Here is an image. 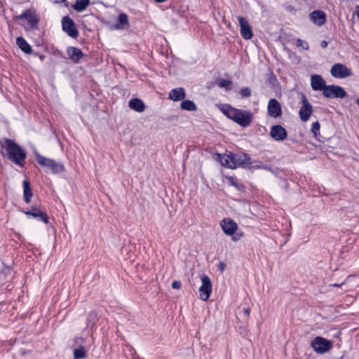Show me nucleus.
Listing matches in <instances>:
<instances>
[{"instance_id":"6e6552de","label":"nucleus","mask_w":359,"mask_h":359,"mask_svg":"<svg viewBox=\"0 0 359 359\" xmlns=\"http://www.w3.org/2000/svg\"><path fill=\"white\" fill-rule=\"evenodd\" d=\"M62 30L66 32L70 37L76 39L79 36V31L76 27L75 22L68 15L62 19Z\"/></svg>"},{"instance_id":"5701e85b","label":"nucleus","mask_w":359,"mask_h":359,"mask_svg":"<svg viewBox=\"0 0 359 359\" xmlns=\"http://www.w3.org/2000/svg\"><path fill=\"white\" fill-rule=\"evenodd\" d=\"M126 26L129 27L128 15L126 13H121L118 17V22L114 25V28L123 29Z\"/></svg>"},{"instance_id":"7c9ffc66","label":"nucleus","mask_w":359,"mask_h":359,"mask_svg":"<svg viewBox=\"0 0 359 359\" xmlns=\"http://www.w3.org/2000/svg\"><path fill=\"white\" fill-rule=\"evenodd\" d=\"M320 125L318 121H316L312 123L311 132L316 137L320 134Z\"/></svg>"},{"instance_id":"72a5a7b5","label":"nucleus","mask_w":359,"mask_h":359,"mask_svg":"<svg viewBox=\"0 0 359 359\" xmlns=\"http://www.w3.org/2000/svg\"><path fill=\"white\" fill-rule=\"evenodd\" d=\"M182 287V283L179 280H174L172 283V287L173 289L179 290Z\"/></svg>"},{"instance_id":"ea45409f","label":"nucleus","mask_w":359,"mask_h":359,"mask_svg":"<svg viewBox=\"0 0 359 359\" xmlns=\"http://www.w3.org/2000/svg\"><path fill=\"white\" fill-rule=\"evenodd\" d=\"M344 284V282H341V283H334L332 285L334 287H340Z\"/></svg>"},{"instance_id":"39448f33","label":"nucleus","mask_w":359,"mask_h":359,"mask_svg":"<svg viewBox=\"0 0 359 359\" xmlns=\"http://www.w3.org/2000/svg\"><path fill=\"white\" fill-rule=\"evenodd\" d=\"M253 118V114L249 110L236 109V113L232 114V121L245 128L250 125Z\"/></svg>"},{"instance_id":"b1692460","label":"nucleus","mask_w":359,"mask_h":359,"mask_svg":"<svg viewBox=\"0 0 359 359\" xmlns=\"http://www.w3.org/2000/svg\"><path fill=\"white\" fill-rule=\"evenodd\" d=\"M90 4V0H76L72 8L77 12L85 11Z\"/></svg>"},{"instance_id":"6ab92c4d","label":"nucleus","mask_w":359,"mask_h":359,"mask_svg":"<svg viewBox=\"0 0 359 359\" xmlns=\"http://www.w3.org/2000/svg\"><path fill=\"white\" fill-rule=\"evenodd\" d=\"M309 18L314 24L322 26L326 20V15L323 11H314L309 14Z\"/></svg>"},{"instance_id":"bb28decb","label":"nucleus","mask_w":359,"mask_h":359,"mask_svg":"<svg viewBox=\"0 0 359 359\" xmlns=\"http://www.w3.org/2000/svg\"><path fill=\"white\" fill-rule=\"evenodd\" d=\"M87 357L86 351L83 346L75 348L74 350V359H84Z\"/></svg>"},{"instance_id":"58836bf2","label":"nucleus","mask_w":359,"mask_h":359,"mask_svg":"<svg viewBox=\"0 0 359 359\" xmlns=\"http://www.w3.org/2000/svg\"><path fill=\"white\" fill-rule=\"evenodd\" d=\"M230 182H231V184L232 185H233L234 187H237V184L234 182V179L233 177H231L229 179Z\"/></svg>"},{"instance_id":"0eeeda50","label":"nucleus","mask_w":359,"mask_h":359,"mask_svg":"<svg viewBox=\"0 0 359 359\" xmlns=\"http://www.w3.org/2000/svg\"><path fill=\"white\" fill-rule=\"evenodd\" d=\"M323 95L327 98L341 99L347 96L346 92L342 87L335 85L327 86L325 90L323 92Z\"/></svg>"},{"instance_id":"9b49d317","label":"nucleus","mask_w":359,"mask_h":359,"mask_svg":"<svg viewBox=\"0 0 359 359\" xmlns=\"http://www.w3.org/2000/svg\"><path fill=\"white\" fill-rule=\"evenodd\" d=\"M302 105L299 109V115L301 120L306 122L309 119L312 114L313 107L304 94L302 95Z\"/></svg>"},{"instance_id":"4be33fe9","label":"nucleus","mask_w":359,"mask_h":359,"mask_svg":"<svg viewBox=\"0 0 359 359\" xmlns=\"http://www.w3.org/2000/svg\"><path fill=\"white\" fill-rule=\"evenodd\" d=\"M128 106L130 109L137 111L142 112L145 109V104L142 100L138 98H133L129 101Z\"/></svg>"},{"instance_id":"e433bc0d","label":"nucleus","mask_w":359,"mask_h":359,"mask_svg":"<svg viewBox=\"0 0 359 359\" xmlns=\"http://www.w3.org/2000/svg\"><path fill=\"white\" fill-rule=\"evenodd\" d=\"M327 45H328V43L327 41H326L325 40H323L320 42V46L323 48H325L327 47Z\"/></svg>"},{"instance_id":"79ce46f5","label":"nucleus","mask_w":359,"mask_h":359,"mask_svg":"<svg viewBox=\"0 0 359 359\" xmlns=\"http://www.w3.org/2000/svg\"><path fill=\"white\" fill-rule=\"evenodd\" d=\"M55 3L65 2V0H53Z\"/></svg>"},{"instance_id":"aec40b11","label":"nucleus","mask_w":359,"mask_h":359,"mask_svg":"<svg viewBox=\"0 0 359 359\" xmlns=\"http://www.w3.org/2000/svg\"><path fill=\"white\" fill-rule=\"evenodd\" d=\"M185 97L186 93L183 88H174L169 93V97L173 101L182 100Z\"/></svg>"},{"instance_id":"f03ea898","label":"nucleus","mask_w":359,"mask_h":359,"mask_svg":"<svg viewBox=\"0 0 359 359\" xmlns=\"http://www.w3.org/2000/svg\"><path fill=\"white\" fill-rule=\"evenodd\" d=\"M219 158L222 165L231 169L252 163L249 155L242 152L221 154Z\"/></svg>"},{"instance_id":"4c0bfd02","label":"nucleus","mask_w":359,"mask_h":359,"mask_svg":"<svg viewBox=\"0 0 359 359\" xmlns=\"http://www.w3.org/2000/svg\"><path fill=\"white\" fill-rule=\"evenodd\" d=\"M243 312L245 313V316H249L250 313V308H245L243 309Z\"/></svg>"},{"instance_id":"412c9836","label":"nucleus","mask_w":359,"mask_h":359,"mask_svg":"<svg viewBox=\"0 0 359 359\" xmlns=\"http://www.w3.org/2000/svg\"><path fill=\"white\" fill-rule=\"evenodd\" d=\"M16 44L18 48L26 54L32 53V46L22 37L18 36L16 38Z\"/></svg>"},{"instance_id":"1a4fd4ad","label":"nucleus","mask_w":359,"mask_h":359,"mask_svg":"<svg viewBox=\"0 0 359 359\" xmlns=\"http://www.w3.org/2000/svg\"><path fill=\"white\" fill-rule=\"evenodd\" d=\"M221 226L226 235L232 236L233 241H236L239 239V238L233 236L238 229V225L233 219L229 217L223 219L221 222Z\"/></svg>"},{"instance_id":"4468645a","label":"nucleus","mask_w":359,"mask_h":359,"mask_svg":"<svg viewBox=\"0 0 359 359\" xmlns=\"http://www.w3.org/2000/svg\"><path fill=\"white\" fill-rule=\"evenodd\" d=\"M270 135L274 140L280 142L287 138V133L280 125H275L271 128Z\"/></svg>"},{"instance_id":"2f4dec72","label":"nucleus","mask_w":359,"mask_h":359,"mask_svg":"<svg viewBox=\"0 0 359 359\" xmlns=\"http://www.w3.org/2000/svg\"><path fill=\"white\" fill-rule=\"evenodd\" d=\"M240 93L243 97H249L251 95V90L248 87L241 88Z\"/></svg>"},{"instance_id":"2eb2a0df","label":"nucleus","mask_w":359,"mask_h":359,"mask_svg":"<svg viewBox=\"0 0 359 359\" xmlns=\"http://www.w3.org/2000/svg\"><path fill=\"white\" fill-rule=\"evenodd\" d=\"M238 20L241 27V35L245 39H250L252 37L253 34L248 22L245 18L241 16L238 18Z\"/></svg>"},{"instance_id":"a211bd4d","label":"nucleus","mask_w":359,"mask_h":359,"mask_svg":"<svg viewBox=\"0 0 359 359\" xmlns=\"http://www.w3.org/2000/svg\"><path fill=\"white\" fill-rule=\"evenodd\" d=\"M67 53L74 63H79L81 59L84 56L81 50L79 48L70 46L67 49Z\"/></svg>"},{"instance_id":"9d476101","label":"nucleus","mask_w":359,"mask_h":359,"mask_svg":"<svg viewBox=\"0 0 359 359\" xmlns=\"http://www.w3.org/2000/svg\"><path fill=\"white\" fill-rule=\"evenodd\" d=\"M332 76L334 78L344 79L352 75V72L346 65L337 63L330 69Z\"/></svg>"},{"instance_id":"f3484780","label":"nucleus","mask_w":359,"mask_h":359,"mask_svg":"<svg viewBox=\"0 0 359 359\" xmlns=\"http://www.w3.org/2000/svg\"><path fill=\"white\" fill-rule=\"evenodd\" d=\"M268 114L269 116L276 118L282 114L280 103L276 99H271L268 104Z\"/></svg>"},{"instance_id":"c9c22d12","label":"nucleus","mask_w":359,"mask_h":359,"mask_svg":"<svg viewBox=\"0 0 359 359\" xmlns=\"http://www.w3.org/2000/svg\"><path fill=\"white\" fill-rule=\"evenodd\" d=\"M255 167L257 168H262V169H265V170L269 169V166L265 165L262 164V163H260L259 165H255Z\"/></svg>"},{"instance_id":"20e7f679","label":"nucleus","mask_w":359,"mask_h":359,"mask_svg":"<svg viewBox=\"0 0 359 359\" xmlns=\"http://www.w3.org/2000/svg\"><path fill=\"white\" fill-rule=\"evenodd\" d=\"M38 163L46 168V172L50 171L53 174L60 173L65 170L62 163L55 161L54 159L46 158L38 152L35 153Z\"/></svg>"},{"instance_id":"f257e3e1","label":"nucleus","mask_w":359,"mask_h":359,"mask_svg":"<svg viewBox=\"0 0 359 359\" xmlns=\"http://www.w3.org/2000/svg\"><path fill=\"white\" fill-rule=\"evenodd\" d=\"M1 147L6 150L8 159L18 165H23L27 154L20 146L11 139H5Z\"/></svg>"},{"instance_id":"7ed1b4c3","label":"nucleus","mask_w":359,"mask_h":359,"mask_svg":"<svg viewBox=\"0 0 359 359\" xmlns=\"http://www.w3.org/2000/svg\"><path fill=\"white\" fill-rule=\"evenodd\" d=\"M15 19L19 20V23L27 30L32 31L38 28L39 18L34 10L27 9L22 14L16 15Z\"/></svg>"},{"instance_id":"393cba45","label":"nucleus","mask_w":359,"mask_h":359,"mask_svg":"<svg viewBox=\"0 0 359 359\" xmlns=\"http://www.w3.org/2000/svg\"><path fill=\"white\" fill-rule=\"evenodd\" d=\"M23 189H24V200L27 203H29L31 201V198L32 196V189L29 182L24 181L23 182Z\"/></svg>"},{"instance_id":"a19ab883","label":"nucleus","mask_w":359,"mask_h":359,"mask_svg":"<svg viewBox=\"0 0 359 359\" xmlns=\"http://www.w3.org/2000/svg\"><path fill=\"white\" fill-rule=\"evenodd\" d=\"M355 15L359 18V5L356 6Z\"/></svg>"},{"instance_id":"cd10ccee","label":"nucleus","mask_w":359,"mask_h":359,"mask_svg":"<svg viewBox=\"0 0 359 359\" xmlns=\"http://www.w3.org/2000/svg\"><path fill=\"white\" fill-rule=\"evenodd\" d=\"M221 110L226 116L232 120V114L236 113V109L230 105H226Z\"/></svg>"},{"instance_id":"423d86ee","label":"nucleus","mask_w":359,"mask_h":359,"mask_svg":"<svg viewBox=\"0 0 359 359\" xmlns=\"http://www.w3.org/2000/svg\"><path fill=\"white\" fill-rule=\"evenodd\" d=\"M313 350L318 353H324L332 348L331 342L321 337H316L311 344Z\"/></svg>"},{"instance_id":"f704fd0d","label":"nucleus","mask_w":359,"mask_h":359,"mask_svg":"<svg viewBox=\"0 0 359 359\" xmlns=\"http://www.w3.org/2000/svg\"><path fill=\"white\" fill-rule=\"evenodd\" d=\"M225 267H226V264L224 262H219V264L218 265V269L220 271H223L225 269Z\"/></svg>"},{"instance_id":"ddd939ff","label":"nucleus","mask_w":359,"mask_h":359,"mask_svg":"<svg viewBox=\"0 0 359 359\" xmlns=\"http://www.w3.org/2000/svg\"><path fill=\"white\" fill-rule=\"evenodd\" d=\"M202 285L199 288L201 299L206 301L212 292V283L208 276L204 275L201 277Z\"/></svg>"},{"instance_id":"c756f323","label":"nucleus","mask_w":359,"mask_h":359,"mask_svg":"<svg viewBox=\"0 0 359 359\" xmlns=\"http://www.w3.org/2000/svg\"><path fill=\"white\" fill-rule=\"evenodd\" d=\"M231 81L223 79L219 80L218 85L220 88H225L226 90H229L231 89Z\"/></svg>"},{"instance_id":"a878e982","label":"nucleus","mask_w":359,"mask_h":359,"mask_svg":"<svg viewBox=\"0 0 359 359\" xmlns=\"http://www.w3.org/2000/svg\"><path fill=\"white\" fill-rule=\"evenodd\" d=\"M180 106L182 109L187 111H195L196 109L195 103L189 100L182 101Z\"/></svg>"},{"instance_id":"dca6fc26","label":"nucleus","mask_w":359,"mask_h":359,"mask_svg":"<svg viewBox=\"0 0 359 359\" xmlns=\"http://www.w3.org/2000/svg\"><path fill=\"white\" fill-rule=\"evenodd\" d=\"M311 85L313 90H323V92L325 90V89L327 86L326 85L325 81L323 79V77L320 75H318V74H314V75L311 76Z\"/></svg>"},{"instance_id":"f8f14e48","label":"nucleus","mask_w":359,"mask_h":359,"mask_svg":"<svg viewBox=\"0 0 359 359\" xmlns=\"http://www.w3.org/2000/svg\"><path fill=\"white\" fill-rule=\"evenodd\" d=\"M24 212L27 216H32L38 220L43 222L45 224L48 222V217L41 208V205H32L30 207L29 210L25 211Z\"/></svg>"},{"instance_id":"c85d7f7f","label":"nucleus","mask_w":359,"mask_h":359,"mask_svg":"<svg viewBox=\"0 0 359 359\" xmlns=\"http://www.w3.org/2000/svg\"><path fill=\"white\" fill-rule=\"evenodd\" d=\"M97 321V313L95 311H91L88 313L87 318L88 326L90 324L94 325Z\"/></svg>"},{"instance_id":"473e14b6","label":"nucleus","mask_w":359,"mask_h":359,"mask_svg":"<svg viewBox=\"0 0 359 359\" xmlns=\"http://www.w3.org/2000/svg\"><path fill=\"white\" fill-rule=\"evenodd\" d=\"M297 46L298 47H302L304 50H309V45L306 41H304L300 39H298L297 40Z\"/></svg>"}]
</instances>
